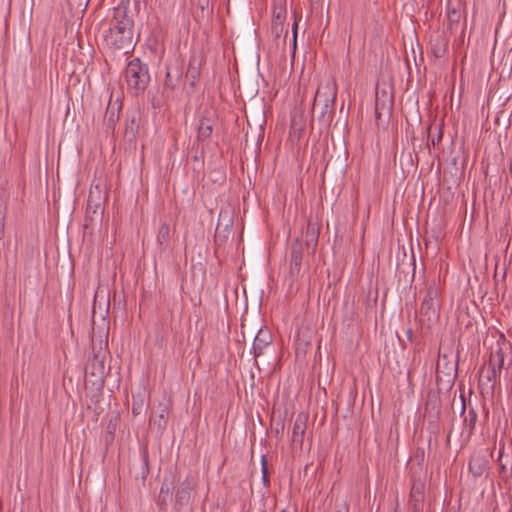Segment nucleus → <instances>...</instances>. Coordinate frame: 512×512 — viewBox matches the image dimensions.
Wrapping results in <instances>:
<instances>
[{
  "mask_svg": "<svg viewBox=\"0 0 512 512\" xmlns=\"http://www.w3.org/2000/svg\"><path fill=\"white\" fill-rule=\"evenodd\" d=\"M143 406H144V400H143L142 396L141 395H138L136 397L134 396L133 402H132V414L134 416L139 415L143 410Z\"/></svg>",
  "mask_w": 512,
  "mask_h": 512,
  "instance_id": "nucleus-10",
  "label": "nucleus"
},
{
  "mask_svg": "<svg viewBox=\"0 0 512 512\" xmlns=\"http://www.w3.org/2000/svg\"><path fill=\"white\" fill-rule=\"evenodd\" d=\"M125 78L128 87L135 92L144 90L149 82L147 68L138 59L128 63L125 70Z\"/></svg>",
  "mask_w": 512,
  "mask_h": 512,
  "instance_id": "nucleus-2",
  "label": "nucleus"
},
{
  "mask_svg": "<svg viewBox=\"0 0 512 512\" xmlns=\"http://www.w3.org/2000/svg\"><path fill=\"white\" fill-rule=\"evenodd\" d=\"M201 59L197 56L191 57L186 71V79L193 86L200 76Z\"/></svg>",
  "mask_w": 512,
  "mask_h": 512,
  "instance_id": "nucleus-4",
  "label": "nucleus"
},
{
  "mask_svg": "<svg viewBox=\"0 0 512 512\" xmlns=\"http://www.w3.org/2000/svg\"><path fill=\"white\" fill-rule=\"evenodd\" d=\"M305 430V422L303 419L298 417L293 425L292 440L297 443H302L303 435Z\"/></svg>",
  "mask_w": 512,
  "mask_h": 512,
  "instance_id": "nucleus-6",
  "label": "nucleus"
},
{
  "mask_svg": "<svg viewBox=\"0 0 512 512\" xmlns=\"http://www.w3.org/2000/svg\"><path fill=\"white\" fill-rule=\"evenodd\" d=\"M286 5L285 2H278L273 6V27L277 29V26L283 24L286 17Z\"/></svg>",
  "mask_w": 512,
  "mask_h": 512,
  "instance_id": "nucleus-5",
  "label": "nucleus"
},
{
  "mask_svg": "<svg viewBox=\"0 0 512 512\" xmlns=\"http://www.w3.org/2000/svg\"><path fill=\"white\" fill-rule=\"evenodd\" d=\"M132 27L133 21L127 15L126 7L119 5L115 8L110 28L104 34L106 45L115 49L126 50L127 53L133 42Z\"/></svg>",
  "mask_w": 512,
  "mask_h": 512,
  "instance_id": "nucleus-1",
  "label": "nucleus"
},
{
  "mask_svg": "<svg viewBox=\"0 0 512 512\" xmlns=\"http://www.w3.org/2000/svg\"><path fill=\"white\" fill-rule=\"evenodd\" d=\"M212 133V127L208 122L202 121L198 128V137L200 139L209 138Z\"/></svg>",
  "mask_w": 512,
  "mask_h": 512,
  "instance_id": "nucleus-8",
  "label": "nucleus"
},
{
  "mask_svg": "<svg viewBox=\"0 0 512 512\" xmlns=\"http://www.w3.org/2000/svg\"><path fill=\"white\" fill-rule=\"evenodd\" d=\"M170 76H171V72L168 70V71H167V74H166V77H167L168 79H170Z\"/></svg>",
  "mask_w": 512,
  "mask_h": 512,
  "instance_id": "nucleus-18",
  "label": "nucleus"
},
{
  "mask_svg": "<svg viewBox=\"0 0 512 512\" xmlns=\"http://www.w3.org/2000/svg\"><path fill=\"white\" fill-rule=\"evenodd\" d=\"M4 234V223H3V217L0 216V239L3 237Z\"/></svg>",
  "mask_w": 512,
  "mask_h": 512,
  "instance_id": "nucleus-17",
  "label": "nucleus"
},
{
  "mask_svg": "<svg viewBox=\"0 0 512 512\" xmlns=\"http://www.w3.org/2000/svg\"><path fill=\"white\" fill-rule=\"evenodd\" d=\"M436 290H429L425 299L422 302L421 310L426 309L427 311L433 308V299L436 297Z\"/></svg>",
  "mask_w": 512,
  "mask_h": 512,
  "instance_id": "nucleus-9",
  "label": "nucleus"
},
{
  "mask_svg": "<svg viewBox=\"0 0 512 512\" xmlns=\"http://www.w3.org/2000/svg\"><path fill=\"white\" fill-rule=\"evenodd\" d=\"M262 473H263L264 481H267V466H266L264 457L262 458Z\"/></svg>",
  "mask_w": 512,
  "mask_h": 512,
  "instance_id": "nucleus-15",
  "label": "nucleus"
},
{
  "mask_svg": "<svg viewBox=\"0 0 512 512\" xmlns=\"http://www.w3.org/2000/svg\"><path fill=\"white\" fill-rule=\"evenodd\" d=\"M337 512H348V509L346 507H344L343 510H338Z\"/></svg>",
  "mask_w": 512,
  "mask_h": 512,
  "instance_id": "nucleus-19",
  "label": "nucleus"
},
{
  "mask_svg": "<svg viewBox=\"0 0 512 512\" xmlns=\"http://www.w3.org/2000/svg\"><path fill=\"white\" fill-rule=\"evenodd\" d=\"M302 260V253H301V245L296 242L292 246V254H291V267L294 270H299Z\"/></svg>",
  "mask_w": 512,
  "mask_h": 512,
  "instance_id": "nucleus-7",
  "label": "nucleus"
},
{
  "mask_svg": "<svg viewBox=\"0 0 512 512\" xmlns=\"http://www.w3.org/2000/svg\"><path fill=\"white\" fill-rule=\"evenodd\" d=\"M282 512H284V511H282Z\"/></svg>",
  "mask_w": 512,
  "mask_h": 512,
  "instance_id": "nucleus-20",
  "label": "nucleus"
},
{
  "mask_svg": "<svg viewBox=\"0 0 512 512\" xmlns=\"http://www.w3.org/2000/svg\"><path fill=\"white\" fill-rule=\"evenodd\" d=\"M445 52V43L441 41V45L434 49V54L436 57H442Z\"/></svg>",
  "mask_w": 512,
  "mask_h": 512,
  "instance_id": "nucleus-13",
  "label": "nucleus"
},
{
  "mask_svg": "<svg viewBox=\"0 0 512 512\" xmlns=\"http://www.w3.org/2000/svg\"><path fill=\"white\" fill-rule=\"evenodd\" d=\"M337 97V83L332 77L325 79L317 88L314 104H321L323 108L332 107Z\"/></svg>",
  "mask_w": 512,
  "mask_h": 512,
  "instance_id": "nucleus-3",
  "label": "nucleus"
},
{
  "mask_svg": "<svg viewBox=\"0 0 512 512\" xmlns=\"http://www.w3.org/2000/svg\"><path fill=\"white\" fill-rule=\"evenodd\" d=\"M135 126H136L135 122L132 121L131 125L126 128V137H128V139L130 141H133L135 139V136H136Z\"/></svg>",
  "mask_w": 512,
  "mask_h": 512,
  "instance_id": "nucleus-12",
  "label": "nucleus"
},
{
  "mask_svg": "<svg viewBox=\"0 0 512 512\" xmlns=\"http://www.w3.org/2000/svg\"><path fill=\"white\" fill-rule=\"evenodd\" d=\"M159 418H160V420H159L158 426L160 428H163L166 424L164 411L160 414Z\"/></svg>",
  "mask_w": 512,
  "mask_h": 512,
  "instance_id": "nucleus-16",
  "label": "nucleus"
},
{
  "mask_svg": "<svg viewBox=\"0 0 512 512\" xmlns=\"http://www.w3.org/2000/svg\"><path fill=\"white\" fill-rule=\"evenodd\" d=\"M169 236V227L166 225V224H163L160 228H159V232H158V241L162 244L163 242H165L167 240Z\"/></svg>",
  "mask_w": 512,
  "mask_h": 512,
  "instance_id": "nucleus-11",
  "label": "nucleus"
},
{
  "mask_svg": "<svg viewBox=\"0 0 512 512\" xmlns=\"http://www.w3.org/2000/svg\"><path fill=\"white\" fill-rule=\"evenodd\" d=\"M297 26H298V23H297V21H295L294 25H293V46H294V48L296 47Z\"/></svg>",
  "mask_w": 512,
  "mask_h": 512,
  "instance_id": "nucleus-14",
  "label": "nucleus"
}]
</instances>
